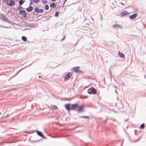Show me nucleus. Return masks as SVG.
<instances>
[{
	"label": "nucleus",
	"instance_id": "1",
	"mask_svg": "<svg viewBox=\"0 0 146 146\" xmlns=\"http://www.w3.org/2000/svg\"><path fill=\"white\" fill-rule=\"evenodd\" d=\"M4 1L6 2L7 5L10 6H13L15 4V1L12 0H4Z\"/></svg>",
	"mask_w": 146,
	"mask_h": 146
},
{
	"label": "nucleus",
	"instance_id": "2",
	"mask_svg": "<svg viewBox=\"0 0 146 146\" xmlns=\"http://www.w3.org/2000/svg\"><path fill=\"white\" fill-rule=\"evenodd\" d=\"M88 92L90 94H96L97 91L93 87H91L88 90Z\"/></svg>",
	"mask_w": 146,
	"mask_h": 146
},
{
	"label": "nucleus",
	"instance_id": "3",
	"mask_svg": "<svg viewBox=\"0 0 146 146\" xmlns=\"http://www.w3.org/2000/svg\"><path fill=\"white\" fill-rule=\"evenodd\" d=\"M19 13L20 15H23V17L25 18H26L27 17V14L25 10H20Z\"/></svg>",
	"mask_w": 146,
	"mask_h": 146
},
{
	"label": "nucleus",
	"instance_id": "4",
	"mask_svg": "<svg viewBox=\"0 0 146 146\" xmlns=\"http://www.w3.org/2000/svg\"><path fill=\"white\" fill-rule=\"evenodd\" d=\"M34 11L37 13H42L44 12V11L42 9H39L38 7H36Z\"/></svg>",
	"mask_w": 146,
	"mask_h": 146
},
{
	"label": "nucleus",
	"instance_id": "5",
	"mask_svg": "<svg viewBox=\"0 0 146 146\" xmlns=\"http://www.w3.org/2000/svg\"><path fill=\"white\" fill-rule=\"evenodd\" d=\"M84 107V105H81L80 106H78V107L77 108V111L78 112H80L83 111V108Z\"/></svg>",
	"mask_w": 146,
	"mask_h": 146
},
{
	"label": "nucleus",
	"instance_id": "6",
	"mask_svg": "<svg viewBox=\"0 0 146 146\" xmlns=\"http://www.w3.org/2000/svg\"><path fill=\"white\" fill-rule=\"evenodd\" d=\"M72 75V73L69 72L68 73L64 78L65 80H67L69 79Z\"/></svg>",
	"mask_w": 146,
	"mask_h": 146
},
{
	"label": "nucleus",
	"instance_id": "7",
	"mask_svg": "<svg viewBox=\"0 0 146 146\" xmlns=\"http://www.w3.org/2000/svg\"><path fill=\"white\" fill-rule=\"evenodd\" d=\"M78 104H73L71 105V110H75L78 107Z\"/></svg>",
	"mask_w": 146,
	"mask_h": 146
},
{
	"label": "nucleus",
	"instance_id": "8",
	"mask_svg": "<svg viewBox=\"0 0 146 146\" xmlns=\"http://www.w3.org/2000/svg\"><path fill=\"white\" fill-rule=\"evenodd\" d=\"M66 108L68 110H71V105L70 104H66L65 105Z\"/></svg>",
	"mask_w": 146,
	"mask_h": 146
},
{
	"label": "nucleus",
	"instance_id": "9",
	"mask_svg": "<svg viewBox=\"0 0 146 146\" xmlns=\"http://www.w3.org/2000/svg\"><path fill=\"white\" fill-rule=\"evenodd\" d=\"M129 14V13H128V12L127 11H124L121 12V16H124Z\"/></svg>",
	"mask_w": 146,
	"mask_h": 146
},
{
	"label": "nucleus",
	"instance_id": "10",
	"mask_svg": "<svg viewBox=\"0 0 146 146\" xmlns=\"http://www.w3.org/2000/svg\"><path fill=\"white\" fill-rule=\"evenodd\" d=\"M80 68V67H75L73 68V70L75 72H80V71L79 70V69Z\"/></svg>",
	"mask_w": 146,
	"mask_h": 146
},
{
	"label": "nucleus",
	"instance_id": "11",
	"mask_svg": "<svg viewBox=\"0 0 146 146\" xmlns=\"http://www.w3.org/2000/svg\"><path fill=\"white\" fill-rule=\"evenodd\" d=\"M0 18L4 21H7L8 20L7 18L3 15H1Z\"/></svg>",
	"mask_w": 146,
	"mask_h": 146
},
{
	"label": "nucleus",
	"instance_id": "12",
	"mask_svg": "<svg viewBox=\"0 0 146 146\" xmlns=\"http://www.w3.org/2000/svg\"><path fill=\"white\" fill-rule=\"evenodd\" d=\"M137 14L136 13H135L131 15H130L129 16V18L130 19H133L135 18L137 16Z\"/></svg>",
	"mask_w": 146,
	"mask_h": 146
},
{
	"label": "nucleus",
	"instance_id": "13",
	"mask_svg": "<svg viewBox=\"0 0 146 146\" xmlns=\"http://www.w3.org/2000/svg\"><path fill=\"white\" fill-rule=\"evenodd\" d=\"M36 133L39 136L43 138H45V137L44 136V135H43V134L41 132L37 131H36Z\"/></svg>",
	"mask_w": 146,
	"mask_h": 146
},
{
	"label": "nucleus",
	"instance_id": "14",
	"mask_svg": "<svg viewBox=\"0 0 146 146\" xmlns=\"http://www.w3.org/2000/svg\"><path fill=\"white\" fill-rule=\"evenodd\" d=\"M33 7L31 6H29V7L26 9L27 11V12H30L33 9Z\"/></svg>",
	"mask_w": 146,
	"mask_h": 146
},
{
	"label": "nucleus",
	"instance_id": "15",
	"mask_svg": "<svg viewBox=\"0 0 146 146\" xmlns=\"http://www.w3.org/2000/svg\"><path fill=\"white\" fill-rule=\"evenodd\" d=\"M118 54H119V56L122 58H125V55L124 54H123L122 52H121L120 51H119L118 52Z\"/></svg>",
	"mask_w": 146,
	"mask_h": 146
},
{
	"label": "nucleus",
	"instance_id": "16",
	"mask_svg": "<svg viewBox=\"0 0 146 146\" xmlns=\"http://www.w3.org/2000/svg\"><path fill=\"white\" fill-rule=\"evenodd\" d=\"M50 7H51L54 8L56 7V5L54 3H52L50 4Z\"/></svg>",
	"mask_w": 146,
	"mask_h": 146
},
{
	"label": "nucleus",
	"instance_id": "17",
	"mask_svg": "<svg viewBox=\"0 0 146 146\" xmlns=\"http://www.w3.org/2000/svg\"><path fill=\"white\" fill-rule=\"evenodd\" d=\"M21 38L22 40L24 41H26L27 40V38L24 36H22Z\"/></svg>",
	"mask_w": 146,
	"mask_h": 146
},
{
	"label": "nucleus",
	"instance_id": "18",
	"mask_svg": "<svg viewBox=\"0 0 146 146\" xmlns=\"http://www.w3.org/2000/svg\"><path fill=\"white\" fill-rule=\"evenodd\" d=\"M25 1L23 0H20L19 2V5L21 6L25 2Z\"/></svg>",
	"mask_w": 146,
	"mask_h": 146
},
{
	"label": "nucleus",
	"instance_id": "19",
	"mask_svg": "<svg viewBox=\"0 0 146 146\" xmlns=\"http://www.w3.org/2000/svg\"><path fill=\"white\" fill-rule=\"evenodd\" d=\"M51 107L53 110H56L58 108L57 106L55 105H52Z\"/></svg>",
	"mask_w": 146,
	"mask_h": 146
},
{
	"label": "nucleus",
	"instance_id": "20",
	"mask_svg": "<svg viewBox=\"0 0 146 146\" xmlns=\"http://www.w3.org/2000/svg\"><path fill=\"white\" fill-rule=\"evenodd\" d=\"M113 27L114 28H121V27L118 25H115L113 26Z\"/></svg>",
	"mask_w": 146,
	"mask_h": 146
},
{
	"label": "nucleus",
	"instance_id": "21",
	"mask_svg": "<svg viewBox=\"0 0 146 146\" xmlns=\"http://www.w3.org/2000/svg\"><path fill=\"white\" fill-rule=\"evenodd\" d=\"M49 8V6L48 5L46 4L45 5L44 9L46 10H48Z\"/></svg>",
	"mask_w": 146,
	"mask_h": 146
},
{
	"label": "nucleus",
	"instance_id": "22",
	"mask_svg": "<svg viewBox=\"0 0 146 146\" xmlns=\"http://www.w3.org/2000/svg\"><path fill=\"white\" fill-rule=\"evenodd\" d=\"M145 127V124L144 123L142 124L140 126L139 128L143 129Z\"/></svg>",
	"mask_w": 146,
	"mask_h": 146
},
{
	"label": "nucleus",
	"instance_id": "23",
	"mask_svg": "<svg viewBox=\"0 0 146 146\" xmlns=\"http://www.w3.org/2000/svg\"><path fill=\"white\" fill-rule=\"evenodd\" d=\"M41 2L43 4L47 3L48 1L46 0H41Z\"/></svg>",
	"mask_w": 146,
	"mask_h": 146
},
{
	"label": "nucleus",
	"instance_id": "24",
	"mask_svg": "<svg viewBox=\"0 0 146 146\" xmlns=\"http://www.w3.org/2000/svg\"><path fill=\"white\" fill-rule=\"evenodd\" d=\"M59 14V12L58 11L56 12L54 16L55 17H58V15Z\"/></svg>",
	"mask_w": 146,
	"mask_h": 146
},
{
	"label": "nucleus",
	"instance_id": "25",
	"mask_svg": "<svg viewBox=\"0 0 146 146\" xmlns=\"http://www.w3.org/2000/svg\"><path fill=\"white\" fill-rule=\"evenodd\" d=\"M34 2L36 3H38L39 1V0H33Z\"/></svg>",
	"mask_w": 146,
	"mask_h": 146
},
{
	"label": "nucleus",
	"instance_id": "26",
	"mask_svg": "<svg viewBox=\"0 0 146 146\" xmlns=\"http://www.w3.org/2000/svg\"><path fill=\"white\" fill-rule=\"evenodd\" d=\"M22 8V7L21 6H19L17 7V10H19L21 9Z\"/></svg>",
	"mask_w": 146,
	"mask_h": 146
},
{
	"label": "nucleus",
	"instance_id": "27",
	"mask_svg": "<svg viewBox=\"0 0 146 146\" xmlns=\"http://www.w3.org/2000/svg\"><path fill=\"white\" fill-rule=\"evenodd\" d=\"M83 117L84 118H89V117L88 116H83Z\"/></svg>",
	"mask_w": 146,
	"mask_h": 146
},
{
	"label": "nucleus",
	"instance_id": "28",
	"mask_svg": "<svg viewBox=\"0 0 146 146\" xmlns=\"http://www.w3.org/2000/svg\"><path fill=\"white\" fill-rule=\"evenodd\" d=\"M121 4L122 5H124V4L123 3H121Z\"/></svg>",
	"mask_w": 146,
	"mask_h": 146
},
{
	"label": "nucleus",
	"instance_id": "29",
	"mask_svg": "<svg viewBox=\"0 0 146 146\" xmlns=\"http://www.w3.org/2000/svg\"><path fill=\"white\" fill-rule=\"evenodd\" d=\"M52 1H55L56 0H51Z\"/></svg>",
	"mask_w": 146,
	"mask_h": 146
},
{
	"label": "nucleus",
	"instance_id": "30",
	"mask_svg": "<svg viewBox=\"0 0 146 146\" xmlns=\"http://www.w3.org/2000/svg\"><path fill=\"white\" fill-rule=\"evenodd\" d=\"M65 37H64V38H63V39H62V40H64L65 39Z\"/></svg>",
	"mask_w": 146,
	"mask_h": 146
},
{
	"label": "nucleus",
	"instance_id": "31",
	"mask_svg": "<svg viewBox=\"0 0 146 146\" xmlns=\"http://www.w3.org/2000/svg\"><path fill=\"white\" fill-rule=\"evenodd\" d=\"M145 78H146V75H145Z\"/></svg>",
	"mask_w": 146,
	"mask_h": 146
}]
</instances>
